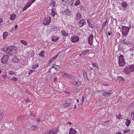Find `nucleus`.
<instances>
[{"mask_svg": "<svg viewBox=\"0 0 134 134\" xmlns=\"http://www.w3.org/2000/svg\"><path fill=\"white\" fill-rule=\"evenodd\" d=\"M44 51H42L40 53L39 55L41 57H44Z\"/></svg>", "mask_w": 134, "mask_h": 134, "instance_id": "43", "label": "nucleus"}, {"mask_svg": "<svg viewBox=\"0 0 134 134\" xmlns=\"http://www.w3.org/2000/svg\"><path fill=\"white\" fill-rule=\"evenodd\" d=\"M23 118V116H18L17 117V120L18 121L20 120H22Z\"/></svg>", "mask_w": 134, "mask_h": 134, "instance_id": "45", "label": "nucleus"}, {"mask_svg": "<svg viewBox=\"0 0 134 134\" xmlns=\"http://www.w3.org/2000/svg\"><path fill=\"white\" fill-rule=\"evenodd\" d=\"M61 32L62 35L64 36H66L68 35V34L66 33L65 31L64 30H62L61 31Z\"/></svg>", "mask_w": 134, "mask_h": 134, "instance_id": "32", "label": "nucleus"}, {"mask_svg": "<svg viewBox=\"0 0 134 134\" xmlns=\"http://www.w3.org/2000/svg\"><path fill=\"white\" fill-rule=\"evenodd\" d=\"M57 79L56 78H55L54 79V82L57 81Z\"/></svg>", "mask_w": 134, "mask_h": 134, "instance_id": "62", "label": "nucleus"}, {"mask_svg": "<svg viewBox=\"0 0 134 134\" xmlns=\"http://www.w3.org/2000/svg\"><path fill=\"white\" fill-rule=\"evenodd\" d=\"M93 36L92 35H90L88 38V41L89 44L90 45L93 44Z\"/></svg>", "mask_w": 134, "mask_h": 134, "instance_id": "9", "label": "nucleus"}, {"mask_svg": "<svg viewBox=\"0 0 134 134\" xmlns=\"http://www.w3.org/2000/svg\"><path fill=\"white\" fill-rule=\"evenodd\" d=\"M116 117L118 119H121L122 118V116L120 115L119 116H116Z\"/></svg>", "mask_w": 134, "mask_h": 134, "instance_id": "48", "label": "nucleus"}, {"mask_svg": "<svg viewBox=\"0 0 134 134\" xmlns=\"http://www.w3.org/2000/svg\"><path fill=\"white\" fill-rule=\"evenodd\" d=\"M3 21V20L2 18L0 17V24Z\"/></svg>", "mask_w": 134, "mask_h": 134, "instance_id": "60", "label": "nucleus"}, {"mask_svg": "<svg viewBox=\"0 0 134 134\" xmlns=\"http://www.w3.org/2000/svg\"><path fill=\"white\" fill-rule=\"evenodd\" d=\"M9 59V57L8 55H4L1 59V63L3 64L6 63Z\"/></svg>", "mask_w": 134, "mask_h": 134, "instance_id": "5", "label": "nucleus"}, {"mask_svg": "<svg viewBox=\"0 0 134 134\" xmlns=\"http://www.w3.org/2000/svg\"><path fill=\"white\" fill-rule=\"evenodd\" d=\"M18 27V26L17 25H16L15 27H13V29L14 30L16 29Z\"/></svg>", "mask_w": 134, "mask_h": 134, "instance_id": "58", "label": "nucleus"}, {"mask_svg": "<svg viewBox=\"0 0 134 134\" xmlns=\"http://www.w3.org/2000/svg\"><path fill=\"white\" fill-rule=\"evenodd\" d=\"M130 120L126 119L125 121V124L127 126H128L130 125Z\"/></svg>", "mask_w": 134, "mask_h": 134, "instance_id": "34", "label": "nucleus"}, {"mask_svg": "<svg viewBox=\"0 0 134 134\" xmlns=\"http://www.w3.org/2000/svg\"><path fill=\"white\" fill-rule=\"evenodd\" d=\"M12 80L15 81H16L17 80V79L15 77H13L12 79Z\"/></svg>", "mask_w": 134, "mask_h": 134, "instance_id": "53", "label": "nucleus"}, {"mask_svg": "<svg viewBox=\"0 0 134 134\" xmlns=\"http://www.w3.org/2000/svg\"><path fill=\"white\" fill-rule=\"evenodd\" d=\"M111 35V33L110 32H108V35Z\"/></svg>", "mask_w": 134, "mask_h": 134, "instance_id": "61", "label": "nucleus"}, {"mask_svg": "<svg viewBox=\"0 0 134 134\" xmlns=\"http://www.w3.org/2000/svg\"><path fill=\"white\" fill-rule=\"evenodd\" d=\"M80 3V0H76V2L75 3V5L76 6L78 5Z\"/></svg>", "mask_w": 134, "mask_h": 134, "instance_id": "42", "label": "nucleus"}, {"mask_svg": "<svg viewBox=\"0 0 134 134\" xmlns=\"http://www.w3.org/2000/svg\"><path fill=\"white\" fill-rule=\"evenodd\" d=\"M8 73L10 75H12L15 74V72L13 70H10L9 71Z\"/></svg>", "mask_w": 134, "mask_h": 134, "instance_id": "35", "label": "nucleus"}, {"mask_svg": "<svg viewBox=\"0 0 134 134\" xmlns=\"http://www.w3.org/2000/svg\"><path fill=\"white\" fill-rule=\"evenodd\" d=\"M119 62L120 66H123L125 65L124 56L122 55H121L119 57Z\"/></svg>", "mask_w": 134, "mask_h": 134, "instance_id": "4", "label": "nucleus"}, {"mask_svg": "<svg viewBox=\"0 0 134 134\" xmlns=\"http://www.w3.org/2000/svg\"><path fill=\"white\" fill-rule=\"evenodd\" d=\"M75 77L74 75L69 74L68 78L70 79L74 80L75 79Z\"/></svg>", "mask_w": 134, "mask_h": 134, "instance_id": "25", "label": "nucleus"}, {"mask_svg": "<svg viewBox=\"0 0 134 134\" xmlns=\"http://www.w3.org/2000/svg\"><path fill=\"white\" fill-rule=\"evenodd\" d=\"M16 47L14 46H10L7 48V52L6 53L10 55L16 54L17 52Z\"/></svg>", "mask_w": 134, "mask_h": 134, "instance_id": "1", "label": "nucleus"}, {"mask_svg": "<svg viewBox=\"0 0 134 134\" xmlns=\"http://www.w3.org/2000/svg\"><path fill=\"white\" fill-rule=\"evenodd\" d=\"M25 102L26 103L29 102H30L29 100L27 98L25 100Z\"/></svg>", "mask_w": 134, "mask_h": 134, "instance_id": "56", "label": "nucleus"}, {"mask_svg": "<svg viewBox=\"0 0 134 134\" xmlns=\"http://www.w3.org/2000/svg\"><path fill=\"white\" fill-rule=\"evenodd\" d=\"M59 53L58 54L54 56L53 57L51 58L49 61V63H51L52 61L56 59L57 57L59 55Z\"/></svg>", "mask_w": 134, "mask_h": 134, "instance_id": "16", "label": "nucleus"}, {"mask_svg": "<svg viewBox=\"0 0 134 134\" xmlns=\"http://www.w3.org/2000/svg\"><path fill=\"white\" fill-rule=\"evenodd\" d=\"M51 18L49 16H47L44 19L43 23L44 25H48L51 23Z\"/></svg>", "mask_w": 134, "mask_h": 134, "instance_id": "6", "label": "nucleus"}, {"mask_svg": "<svg viewBox=\"0 0 134 134\" xmlns=\"http://www.w3.org/2000/svg\"><path fill=\"white\" fill-rule=\"evenodd\" d=\"M64 14L67 15H70L71 13L70 11L68 9H66L65 10Z\"/></svg>", "mask_w": 134, "mask_h": 134, "instance_id": "18", "label": "nucleus"}, {"mask_svg": "<svg viewBox=\"0 0 134 134\" xmlns=\"http://www.w3.org/2000/svg\"><path fill=\"white\" fill-rule=\"evenodd\" d=\"M31 3L28 6H25L23 8V11H24V10H25L28 7H30L31 5Z\"/></svg>", "mask_w": 134, "mask_h": 134, "instance_id": "41", "label": "nucleus"}, {"mask_svg": "<svg viewBox=\"0 0 134 134\" xmlns=\"http://www.w3.org/2000/svg\"><path fill=\"white\" fill-rule=\"evenodd\" d=\"M78 23L80 27H81L86 24V22L84 19H82L78 22Z\"/></svg>", "mask_w": 134, "mask_h": 134, "instance_id": "10", "label": "nucleus"}, {"mask_svg": "<svg viewBox=\"0 0 134 134\" xmlns=\"http://www.w3.org/2000/svg\"><path fill=\"white\" fill-rule=\"evenodd\" d=\"M74 2V0H73V1H69L68 2V3H67L65 5H70L71 6L73 4Z\"/></svg>", "mask_w": 134, "mask_h": 134, "instance_id": "27", "label": "nucleus"}, {"mask_svg": "<svg viewBox=\"0 0 134 134\" xmlns=\"http://www.w3.org/2000/svg\"><path fill=\"white\" fill-rule=\"evenodd\" d=\"M76 132L75 129L71 128L69 131V134H77Z\"/></svg>", "mask_w": 134, "mask_h": 134, "instance_id": "12", "label": "nucleus"}, {"mask_svg": "<svg viewBox=\"0 0 134 134\" xmlns=\"http://www.w3.org/2000/svg\"><path fill=\"white\" fill-rule=\"evenodd\" d=\"M130 131V129H126L124 131V133H123L124 134V133H127Z\"/></svg>", "mask_w": 134, "mask_h": 134, "instance_id": "49", "label": "nucleus"}, {"mask_svg": "<svg viewBox=\"0 0 134 134\" xmlns=\"http://www.w3.org/2000/svg\"><path fill=\"white\" fill-rule=\"evenodd\" d=\"M92 73H90L89 74V77L90 79H92L94 77H92Z\"/></svg>", "mask_w": 134, "mask_h": 134, "instance_id": "51", "label": "nucleus"}, {"mask_svg": "<svg viewBox=\"0 0 134 134\" xmlns=\"http://www.w3.org/2000/svg\"><path fill=\"white\" fill-rule=\"evenodd\" d=\"M117 81H119V82L120 81H125V79L123 78L122 76H120L118 77L117 79Z\"/></svg>", "mask_w": 134, "mask_h": 134, "instance_id": "24", "label": "nucleus"}, {"mask_svg": "<svg viewBox=\"0 0 134 134\" xmlns=\"http://www.w3.org/2000/svg\"><path fill=\"white\" fill-rule=\"evenodd\" d=\"M58 131V129L57 128H55L50 131L46 132L45 133L46 134H57Z\"/></svg>", "mask_w": 134, "mask_h": 134, "instance_id": "7", "label": "nucleus"}, {"mask_svg": "<svg viewBox=\"0 0 134 134\" xmlns=\"http://www.w3.org/2000/svg\"><path fill=\"white\" fill-rule=\"evenodd\" d=\"M102 104V102H101L100 100H97L96 104L97 105L100 106Z\"/></svg>", "mask_w": 134, "mask_h": 134, "instance_id": "37", "label": "nucleus"}, {"mask_svg": "<svg viewBox=\"0 0 134 134\" xmlns=\"http://www.w3.org/2000/svg\"><path fill=\"white\" fill-rule=\"evenodd\" d=\"M31 128L32 130L34 131H36L38 129V127L37 126L35 125H32L31 126Z\"/></svg>", "mask_w": 134, "mask_h": 134, "instance_id": "21", "label": "nucleus"}, {"mask_svg": "<svg viewBox=\"0 0 134 134\" xmlns=\"http://www.w3.org/2000/svg\"><path fill=\"white\" fill-rule=\"evenodd\" d=\"M115 134H124V133H121L120 132H117Z\"/></svg>", "mask_w": 134, "mask_h": 134, "instance_id": "59", "label": "nucleus"}, {"mask_svg": "<svg viewBox=\"0 0 134 134\" xmlns=\"http://www.w3.org/2000/svg\"><path fill=\"white\" fill-rule=\"evenodd\" d=\"M107 23V20L103 22V24L102 26V30H103V29L104 27L106 26V24Z\"/></svg>", "mask_w": 134, "mask_h": 134, "instance_id": "39", "label": "nucleus"}, {"mask_svg": "<svg viewBox=\"0 0 134 134\" xmlns=\"http://www.w3.org/2000/svg\"><path fill=\"white\" fill-rule=\"evenodd\" d=\"M62 2V3L64 5H65L68 3V1H67V0H61Z\"/></svg>", "mask_w": 134, "mask_h": 134, "instance_id": "38", "label": "nucleus"}, {"mask_svg": "<svg viewBox=\"0 0 134 134\" xmlns=\"http://www.w3.org/2000/svg\"><path fill=\"white\" fill-rule=\"evenodd\" d=\"M122 33L123 35L126 36L128 34L130 29L129 27L126 26H122Z\"/></svg>", "mask_w": 134, "mask_h": 134, "instance_id": "3", "label": "nucleus"}, {"mask_svg": "<svg viewBox=\"0 0 134 134\" xmlns=\"http://www.w3.org/2000/svg\"><path fill=\"white\" fill-rule=\"evenodd\" d=\"M52 68H53L55 70L58 71L60 68V66L59 65H57L55 64L53 65L51 68V69Z\"/></svg>", "mask_w": 134, "mask_h": 134, "instance_id": "13", "label": "nucleus"}, {"mask_svg": "<svg viewBox=\"0 0 134 134\" xmlns=\"http://www.w3.org/2000/svg\"><path fill=\"white\" fill-rule=\"evenodd\" d=\"M8 36V33L7 32H4L3 35V37L4 39H5L6 37Z\"/></svg>", "mask_w": 134, "mask_h": 134, "instance_id": "30", "label": "nucleus"}, {"mask_svg": "<svg viewBox=\"0 0 134 134\" xmlns=\"http://www.w3.org/2000/svg\"><path fill=\"white\" fill-rule=\"evenodd\" d=\"M21 42L24 45H26L27 44V42L26 41H25L24 40H22L21 41Z\"/></svg>", "mask_w": 134, "mask_h": 134, "instance_id": "47", "label": "nucleus"}, {"mask_svg": "<svg viewBox=\"0 0 134 134\" xmlns=\"http://www.w3.org/2000/svg\"><path fill=\"white\" fill-rule=\"evenodd\" d=\"M59 39V37L56 36H53L52 37V40L54 42H56Z\"/></svg>", "mask_w": 134, "mask_h": 134, "instance_id": "22", "label": "nucleus"}, {"mask_svg": "<svg viewBox=\"0 0 134 134\" xmlns=\"http://www.w3.org/2000/svg\"><path fill=\"white\" fill-rule=\"evenodd\" d=\"M68 124H72V123L70 122H68Z\"/></svg>", "mask_w": 134, "mask_h": 134, "instance_id": "64", "label": "nucleus"}, {"mask_svg": "<svg viewBox=\"0 0 134 134\" xmlns=\"http://www.w3.org/2000/svg\"><path fill=\"white\" fill-rule=\"evenodd\" d=\"M76 18L77 20L80 19L81 17V14L79 13H77L76 14Z\"/></svg>", "mask_w": 134, "mask_h": 134, "instance_id": "23", "label": "nucleus"}, {"mask_svg": "<svg viewBox=\"0 0 134 134\" xmlns=\"http://www.w3.org/2000/svg\"><path fill=\"white\" fill-rule=\"evenodd\" d=\"M25 92H26V93H27L28 94H30V92L29 91L27 90H26Z\"/></svg>", "mask_w": 134, "mask_h": 134, "instance_id": "57", "label": "nucleus"}, {"mask_svg": "<svg viewBox=\"0 0 134 134\" xmlns=\"http://www.w3.org/2000/svg\"><path fill=\"white\" fill-rule=\"evenodd\" d=\"M3 115L4 114L3 110H0V120L2 119Z\"/></svg>", "mask_w": 134, "mask_h": 134, "instance_id": "26", "label": "nucleus"}, {"mask_svg": "<svg viewBox=\"0 0 134 134\" xmlns=\"http://www.w3.org/2000/svg\"><path fill=\"white\" fill-rule=\"evenodd\" d=\"M83 76L85 78V80H88L89 79L88 77L87 76V73L85 72L83 73Z\"/></svg>", "mask_w": 134, "mask_h": 134, "instance_id": "28", "label": "nucleus"}, {"mask_svg": "<svg viewBox=\"0 0 134 134\" xmlns=\"http://www.w3.org/2000/svg\"><path fill=\"white\" fill-rule=\"evenodd\" d=\"M134 70V65L126 66L124 69V71L126 74H129Z\"/></svg>", "mask_w": 134, "mask_h": 134, "instance_id": "2", "label": "nucleus"}, {"mask_svg": "<svg viewBox=\"0 0 134 134\" xmlns=\"http://www.w3.org/2000/svg\"><path fill=\"white\" fill-rule=\"evenodd\" d=\"M39 66L38 65H36V66L35 68H33V69H34V68H37V67H38Z\"/></svg>", "mask_w": 134, "mask_h": 134, "instance_id": "63", "label": "nucleus"}, {"mask_svg": "<svg viewBox=\"0 0 134 134\" xmlns=\"http://www.w3.org/2000/svg\"><path fill=\"white\" fill-rule=\"evenodd\" d=\"M16 15L15 14H12L10 15V19L11 20H14L16 18Z\"/></svg>", "mask_w": 134, "mask_h": 134, "instance_id": "20", "label": "nucleus"}, {"mask_svg": "<svg viewBox=\"0 0 134 134\" xmlns=\"http://www.w3.org/2000/svg\"><path fill=\"white\" fill-rule=\"evenodd\" d=\"M7 48L6 47H3L2 49V50L3 51H6V52H7Z\"/></svg>", "mask_w": 134, "mask_h": 134, "instance_id": "50", "label": "nucleus"}, {"mask_svg": "<svg viewBox=\"0 0 134 134\" xmlns=\"http://www.w3.org/2000/svg\"><path fill=\"white\" fill-rule=\"evenodd\" d=\"M122 42L123 44L126 45H129L130 43L129 41L126 40L125 39L123 40Z\"/></svg>", "mask_w": 134, "mask_h": 134, "instance_id": "19", "label": "nucleus"}, {"mask_svg": "<svg viewBox=\"0 0 134 134\" xmlns=\"http://www.w3.org/2000/svg\"><path fill=\"white\" fill-rule=\"evenodd\" d=\"M85 97L84 96H83L81 98V104L82 105L85 102Z\"/></svg>", "mask_w": 134, "mask_h": 134, "instance_id": "44", "label": "nucleus"}, {"mask_svg": "<svg viewBox=\"0 0 134 134\" xmlns=\"http://www.w3.org/2000/svg\"><path fill=\"white\" fill-rule=\"evenodd\" d=\"M121 4L122 6L124 7L125 8L128 5L127 2L124 1L122 2Z\"/></svg>", "mask_w": 134, "mask_h": 134, "instance_id": "15", "label": "nucleus"}, {"mask_svg": "<svg viewBox=\"0 0 134 134\" xmlns=\"http://www.w3.org/2000/svg\"><path fill=\"white\" fill-rule=\"evenodd\" d=\"M92 63L93 66H94V67H97V65L96 63Z\"/></svg>", "mask_w": 134, "mask_h": 134, "instance_id": "55", "label": "nucleus"}, {"mask_svg": "<svg viewBox=\"0 0 134 134\" xmlns=\"http://www.w3.org/2000/svg\"><path fill=\"white\" fill-rule=\"evenodd\" d=\"M111 91H110L108 92H104L102 93V95L104 97L108 96L111 94Z\"/></svg>", "mask_w": 134, "mask_h": 134, "instance_id": "14", "label": "nucleus"}, {"mask_svg": "<svg viewBox=\"0 0 134 134\" xmlns=\"http://www.w3.org/2000/svg\"><path fill=\"white\" fill-rule=\"evenodd\" d=\"M36 121L38 123H39L41 121V120L40 119V118H37L36 119Z\"/></svg>", "mask_w": 134, "mask_h": 134, "instance_id": "54", "label": "nucleus"}, {"mask_svg": "<svg viewBox=\"0 0 134 134\" xmlns=\"http://www.w3.org/2000/svg\"><path fill=\"white\" fill-rule=\"evenodd\" d=\"M12 61L14 63H18L19 61V59L17 57H14L12 59Z\"/></svg>", "mask_w": 134, "mask_h": 134, "instance_id": "17", "label": "nucleus"}, {"mask_svg": "<svg viewBox=\"0 0 134 134\" xmlns=\"http://www.w3.org/2000/svg\"><path fill=\"white\" fill-rule=\"evenodd\" d=\"M71 102L70 100H68L66 101L63 104V107L65 108L67 106H68L71 103Z\"/></svg>", "mask_w": 134, "mask_h": 134, "instance_id": "11", "label": "nucleus"}, {"mask_svg": "<svg viewBox=\"0 0 134 134\" xmlns=\"http://www.w3.org/2000/svg\"><path fill=\"white\" fill-rule=\"evenodd\" d=\"M55 9L54 8H53L52 10V13H51L52 15L54 16V15L56 14V13L55 12Z\"/></svg>", "mask_w": 134, "mask_h": 134, "instance_id": "31", "label": "nucleus"}, {"mask_svg": "<svg viewBox=\"0 0 134 134\" xmlns=\"http://www.w3.org/2000/svg\"><path fill=\"white\" fill-rule=\"evenodd\" d=\"M69 74L68 73L64 72L63 73L62 76L64 77L68 78Z\"/></svg>", "mask_w": 134, "mask_h": 134, "instance_id": "33", "label": "nucleus"}, {"mask_svg": "<svg viewBox=\"0 0 134 134\" xmlns=\"http://www.w3.org/2000/svg\"><path fill=\"white\" fill-rule=\"evenodd\" d=\"M34 72V71L32 70H30L29 71V76L32 73Z\"/></svg>", "mask_w": 134, "mask_h": 134, "instance_id": "46", "label": "nucleus"}, {"mask_svg": "<svg viewBox=\"0 0 134 134\" xmlns=\"http://www.w3.org/2000/svg\"><path fill=\"white\" fill-rule=\"evenodd\" d=\"M79 40V37L76 36H73L71 37V41L72 42L75 43L77 42Z\"/></svg>", "mask_w": 134, "mask_h": 134, "instance_id": "8", "label": "nucleus"}, {"mask_svg": "<svg viewBox=\"0 0 134 134\" xmlns=\"http://www.w3.org/2000/svg\"><path fill=\"white\" fill-rule=\"evenodd\" d=\"M72 83L74 85L76 86H78L80 85V83L79 82H77L76 81H74Z\"/></svg>", "mask_w": 134, "mask_h": 134, "instance_id": "29", "label": "nucleus"}, {"mask_svg": "<svg viewBox=\"0 0 134 134\" xmlns=\"http://www.w3.org/2000/svg\"><path fill=\"white\" fill-rule=\"evenodd\" d=\"M3 72L4 74L3 75L2 77L4 79H5L6 78V76H7V73L5 71Z\"/></svg>", "mask_w": 134, "mask_h": 134, "instance_id": "36", "label": "nucleus"}, {"mask_svg": "<svg viewBox=\"0 0 134 134\" xmlns=\"http://www.w3.org/2000/svg\"><path fill=\"white\" fill-rule=\"evenodd\" d=\"M89 52V51L87 50L85 51H83L81 53L83 54V55H86L87 53Z\"/></svg>", "mask_w": 134, "mask_h": 134, "instance_id": "40", "label": "nucleus"}, {"mask_svg": "<svg viewBox=\"0 0 134 134\" xmlns=\"http://www.w3.org/2000/svg\"><path fill=\"white\" fill-rule=\"evenodd\" d=\"M118 51H122V50L123 49V48L122 47H118Z\"/></svg>", "mask_w": 134, "mask_h": 134, "instance_id": "52", "label": "nucleus"}]
</instances>
